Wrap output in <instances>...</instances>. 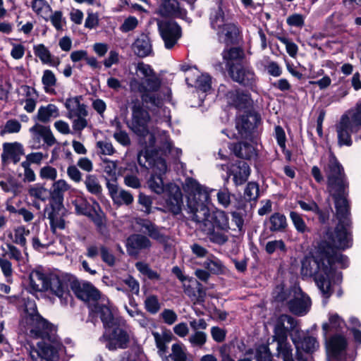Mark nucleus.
Returning <instances> with one entry per match:
<instances>
[{"mask_svg": "<svg viewBox=\"0 0 361 361\" xmlns=\"http://www.w3.org/2000/svg\"><path fill=\"white\" fill-rule=\"evenodd\" d=\"M324 171L327 178V190L334 200L338 224L334 232H326L314 255L303 259L301 274L304 277L313 276L323 295L329 298L332 293L331 286L334 276H336L338 280L341 279V274L335 272L333 265L338 262L343 268L348 264V258L336 250L350 247L352 239L350 205L347 199L348 182L342 165L331 152L324 164Z\"/></svg>", "mask_w": 361, "mask_h": 361, "instance_id": "nucleus-1", "label": "nucleus"}, {"mask_svg": "<svg viewBox=\"0 0 361 361\" xmlns=\"http://www.w3.org/2000/svg\"><path fill=\"white\" fill-rule=\"evenodd\" d=\"M20 330L32 338H40L37 348H31L32 361H57L63 347L56 335V329L37 310L34 301L25 303V311L20 322Z\"/></svg>", "mask_w": 361, "mask_h": 361, "instance_id": "nucleus-2", "label": "nucleus"}, {"mask_svg": "<svg viewBox=\"0 0 361 361\" xmlns=\"http://www.w3.org/2000/svg\"><path fill=\"white\" fill-rule=\"evenodd\" d=\"M183 190L188 193L187 205L192 219L195 221L198 228H202L204 224L210 223L214 228L228 231L229 223L227 214L221 210L209 212L207 204L210 202L209 189L201 185L196 180L187 178L183 184Z\"/></svg>", "mask_w": 361, "mask_h": 361, "instance_id": "nucleus-3", "label": "nucleus"}, {"mask_svg": "<svg viewBox=\"0 0 361 361\" xmlns=\"http://www.w3.org/2000/svg\"><path fill=\"white\" fill-rule=\"evenodd\" d=\"M136 75L142 81H139L137 78L131 79L129 84L131 91L140 92L142 102L144 103L161 107L162 100L158 94H155L161 86V82L155 75L151 66L143 62L138 63L136 66Z\"/></svg>", "mask_w": 361, "mask_h": 361, "instance_id": "nucleus-4", "label": "nucleus"}, {"mask_svg": "<svg viewBox=\"0 0 361 361\" xmlns=\"http://www.w3.org/2000/svg\"><path fill=\"white\" fill-rule=\"evenodd\" d=\"M143 102L136 100L133 102L131 106V118L128 123L129 128L137 135L145 137L148 136V140L145 141L146 147H153L155 145V137L149 133V124L151 116L147 110L143 107Z\"/></svg>", "mask_w": 361, "mask_h": 361, "instance_id": "nucleus-5", "label": "nucleus"}, {"mask_svg": "<svg viewBox=\"0 0 361 361\" xmlns=\"http://www.w3.org/2000/svg\"><path fill=\"white\" fill-rule=\"evenodd\" d=\"M361 128V102L342 116L338 125L336 132L340 146L352 145L351 133H355Z\"/></svg>", "mask_w": 361, "mask_h": 361, "instance_id": "nucleus-6", "label": "nucleus"}, {"mask_svg": "<svg viewBox=\"0 0 361 361\" xmlns=\"http://www.w3.org/2000/svg\"><path fill=\"white\" fill-rule=\"evenodd\" d=\"M288 333L295 347L298 348L302 331L294 318L287 314H282L276 321L274 337L288 338Z\"/></svg>", "mask_w": 361, "mask_h": 361, "instance_id": "nucleus-7", "label": "nucleus"}, {"mask_svg": "<svg viewBox=\"0 0 361 361\" xmlns=\"http://www.w3.org/2000/svg\"><path fill=\"white\" fill-rule=\"evenodd\" d=\"M227 66L233 80L252 90L256 87L257 77L251 66L241 63H227Z\"/></svg>", "mask_w": 361, "mask_h": 361, "instance_id": "nucleus-8", "label": "nucleus"}, {"mask_svg": "<svg viewBox=\"0 0 361 361\" xmlns=\"http://www.w3.org/2000/svg\"><path fill=\"white\" fill-rule=\"evenodd\" d=\"M99 341L105 344L108 350H116L126 348L130 341V337L128 332L122 328L115 327L112 330L111 328H106Z\"/></svg>", "mask_w": 361, "mask_h": 361, "instance_id": "nucleus-9", "label": "nucleus"}, {"mask_svg": "<svg viewBox=\"0 0 361 361\" xmlns=\"http://www.w3.org/2000/svg\"><path fill=\"white\" fill-rule=\"evenodd\" d=\"M158 27L165 47L172 49L181 37L180 27L174 21L164 20L158 23Z\"/></svg>", "mask_w": 361, "mask_h": 361, "instance_id": "nucleus-10", "label": "nucleus"}, {"mask_svg": "<svg viewBox=\"0 0 361 361\" xmlns=\"http://www.w3.org/2000/svg\"><path fill=\"white\" fill-rule=\"evenodd\" d=\"M348 342L341 334L332 336L326 341V353L329 358L337 361H345Z\"/></svg>", "mask_w": 361, "mask_h": 361, "instance_id": "nucleus-11", "label": "nucleus"}, {"mask_svg": "<svg viewBox=\"0 0 361 361\" xmlns=\"http://www.w3.org/2000/svg\"><path fill=\"white\" fill-rule=\"evenodd\" d=\"M71 288L75 296L83 301H97L100 298L99 291L90 282L73 281Z\"/></svg>", "mask_w": 361, "mask_h": 361, "instance_id": "nucleus-12", "label": "nucleus"}, {"mask_svg": "<svg viewBox=\"0 0 361 361\" xmlns=\"http://www.w3.org/2000/svg\"><path fill=\"white\" fill-rule=\"evenodd\" d=\"M48 290H50L54 295L59 298L63 305H68L71 300L67 281L58 276L52 275L49 276Z\"/></svg>", "mask_w": 361, "mask_h": 361, "instance_id": "nucleus-13", "label": "nucleus"}, {"mask_svg": "<svg viewBox=\"0 0 361 361\" xmlns=\"http://www.w3.org/2000/svg\"><path fill=\"white\" fill-rule=\"evenodd\" d=\"M63 209V201L51 198L49 204L45 208L44 212L52 228L60 229L65 228V221L61 217Z\"/></svg>", "mask_w": 361, "mask_h": 361, "instance_id": "nucleus-14", "label": "nucleus"}, {"mask_svg": "<svg viewBox=\"0 0 361 361\" xmlns=\"http://www.w3.org/2000/svg\"><path fill=\"white\" fill-rule=\"evenodd\" d=\"M310 306V298L300 288H295L294 298L288 302L290 311L294 314L302 316L309 312Z\"/></svg>", "mask_w": 361, "mask_h": 361, "instance_id": "nucleus-15", "label": "nucleus"}, {"mask_svg": "<svg viewBox=\"0 0 361 361\" xmlns=\"http://www.w3.org/2000/svg\"><path fill=\"white\" fill-rule=\"evenodd\" d=\"M106 188L114 204L129 205L133 203L134 200L133 195L124 189L119 188L117 183L107 181Z\"/></svg>", "mask_w": 361, "mask_h": 361, "instance_id": "nucleus-16", "label": "nucleus"}, {"mask_svg": "<svg viewBox=\"0 0 361 361\" xmlns=\"http://www.w3.org/2000/svg\"><path fill=\"white\" fill-rule=\"evenodd\" d=\"M151 246L150 240L142 234H133L126 241L127 252L131 256L137 255L141 250L149 249Z\"/></svg>", "mask_w": 361, "mask_h": 361, "instance_id": "nucleus-17", "label": "nucleus"}, {"mask_svg": "<svg viewBox=\"0 0 361 361\" xmlns=\"http://www.w3.org/2000/svg\"><path fill=\"white\" fill-rule=\"evenodd\" d=\"M256 117L254 116L242 115L236 118L235 134L236 138H247L256 126Z\"/></svg>", "mask_w": 361, "mask_h": 361, "instance_id": "nucleus-18", "label": "nucleus"}, {"mask_svg": "<svg viewBox=\"0 0 361 361\" xmlns=\"http://www.w3.org/2000/svg\"><path fill=\"white\" fill-rule=\"evenodd\" d=\"M29 131L35 142L39 143L41 139H42L49 147L53 146L56 143V140L49 126L35 123L29 129Z\"/></svg>", "mask_w": 361, "mask_h": 361, "instance_id": "nucleus-19", "label": "nucleus"}, {"mask_svg": "<svg viewBox=\"0 0 361 361\" xmlns=\"http://www.w3.org/2000/svg\"><path fill=\"white\" fill-rule=\"evenodd\" d=\"M139 224L149 238L163 245L168 243L169 236L162 232L161 228L148 220H142Z\"/></svg>", "mask_w": 361, "mask_h": 361, "instance_id": "nucleus-20", "label": "nucleus"}, {"mask_svg": "<svg viewBox=\"0 0 361 361\" xmlns=\"http://www.w3.org/2000/svg\"><path fill=\"white\" fill-rule=\"evenodd\" d=\"M216 33L220 42L226 45H231L236 41L239 34V29L235 23L231 22Z\"/></svg>", "mask_w": 361, "mask_h": 361, "instance_id": "nucleus-21", "label": "nucleus"}, {"mask_svg": "<svg viewBox=\"0 0 361 361\" xmlns=\"http://www.w3.org/2000/svg\"><path fill=\"white\" fill-rule=\"evenodd\" d=\"M67 109V118H73L78 116H87L88 111L85 104L80 102V97L67 99L65 102Z\"/></svg>", "mask_w": 361, "mask_h": 361, "instance_id": "nucleus-22", "label": "nucleus"}, {"mask_svg": "<svg viewBox=\"0 0 361 361\" xmlns=\"http://www.w3.org/2000/svg\"><path fill=\"white\" fill-rule=\"evenodd\" d=\"M59 116V108L55 104H49L39 106L35 119L42 123H48Z\"/></svg>", "mask_w": 361, "mask_h": 361, "instance_id": "nucleus-23", "label": "nucleus"}, {"mask_svg": "<svg viewBox=\"0 0 361 361\" xmlns=\"http://www.w3.org/2000/svg\"><path fill=\"white\" fill-rule=\"evenodd\" d=\"M49 276L40 270H34L30 275V288L35 292L48 290Z\"/></svg>", "mask_w": 361, "mask_h": 361, "instance_id": "nucleus-24", "label": "nucleus"}, {"mask_svg": "<svg viewBox=\"0 0 361 361\" xmlns=\"http://www.w3.org/2000/svg\"><path fill=\"white\" fill-rule=\"evenodd\" d=\"M230 23L221 6H218L216 8L211 10L209 24L211 28L216 32Z\"/></svg>", "mask_w": 361, "mask_h": 361, "instance_id": "nucleus-25", "label": "nucleus"}, {"mask_svg": "<svg viewBox=\"0 0 361 361\" xmlns=\"http://www.w3.org/2000/svg\"><path fill=\"white\" fill-rule=\"evenodd\" d=\"M250 173V166L245 161H238L231 169V174L235 185H241L245 183Z\"/></svg>", "mask_w": 361, "mask_h": 361, "instance_id": "nucleus-26", "label": "nucleus"}, {"mask_svg": "<svg viewBox=\"0 0 361 361\" xmlns=\"http://www.w3.org/2000/svg\"><path fill=\"white\" fill-rule=\"evenodd\" d=\"M156 346L158 348V353L161 357H164L167 359V344L169 343L173 339V334L169 330H164L161 333L152 332Z\"/></svg>", "mask_w": 361, "mask_h": 361, "instance_id": "nucleus-27", "label": "nucleus"}, {"mask_svg": "<svg viewBox=\"0 0 361 361\" xmlns=\"http://www.w3.org/2000/svg\"><path fill=\"white\" fill-rule=\"evenodd\" d=\"M190 282L195 283V287L192 285L183 284L184 293L190 298L194 303H201L204 301L206 293L203 290L202 285L196 280L190 279Z\"/></svg>", "mask_w": 361, "mask_h": 361, "instance_id": "nucleus-28", "label": "nucleus"}, {"mask_svg": "<svg viewBox=\"0 0 361 361\" xmlns=\"http://www.w3.org/2000/svg\"><path fill=\"white\" fill-rule=\"evenodd\" d=\"M199 228L202 231L208 236L209 240L214 243L224 245L228 240V235L226 234V232L228 231L214 228L213 226L209 222L204 224L202 228Z\"/></svg>", "mask_w": 361, "mask_h": 361, "instance_id": "nucleus-29", "label": "nucleus"}, {"mask_svg": "<svg viewBox=\"0 0 361 361\" xmlns=\"http://www.w3.org/2000/svg\"><path fill=\"white\" fill-rule=\"evenodd\" d=\"M95 312L100 315L104 328H111L115 324L113 310L109 305V301L105 302H97L94 307Z\"/></svg>", "mask_w": 361, "mask_h": 361, "instance_id": "nucleus-30", "label": "nucleus"}, {"mask_svg": "<svg viewBox=\"0 0 361 361\" xmlns=\"http://www.w3.org/2000/svg\"><path fill=\"white\" fill-rule=\"evenodd\" d=\"M132 49L135 54L139 57H145L152 52L150 39L148 36L141 35L133 44Z\"/></svg>", "mask_w": 361, "mask_h": 361, "instance_id": "nucleus-31", "label": "nucleus"}, {"mask_svg": "<svg viewBox=\"0 0 361 361\" xmlns=\"http://www.w3.org/2000/svg\"><path fill=\"white\" fill-rule=\"evenodd\" d=\"M345 326L344 320L336 312L329 314V320L322 324V330L325 336L327 334L336 332Z\"/></svg>", "mask_w": 361, "mask_h": 361, "instance_id": "nucleus-32", "label": "nucleus"}, {"mask_svg": "<svg viewBox=\"0 0 361 361\" xmlns=\"http://www.w3.org/2000/svg\"><path fill=\"white\" fill-rule=\"evenodd\" d=\"M73 205L75 207V211L78 214L91 216L92 211L99 209V204L94 201L92 204H90L85 199L78 197L73 202Z\"/></svg>", "mask_w": 361, "mask_h": 361, "instance_id": "nucleus-33", "label": "nucleus"}, {"mask_svg": "<svg viewBox=\"0 0 361 361\" xmlns=\"http://www.w3.org/2000/svg\"><path fill=\"white\" fill-rule=\"evenodd\" d=\"M227 97L237 108H245L251 104L250 95L243 91H231L227 94Z\"/></svg>", "mask_w": 361, "mask_h": 361, "instance_id": "nucleus-34", "label": "nucleus"}, {"mask_svg": "<svg viewBox=\"0 0 361 361\" xmlns=\"http://www.w3.org/2000/svg\"><path fill=\"white\" fill-rule=\"evenodd\" d=\"M23 90L25 98L20 102V104L25 103L24 109L27 113H32L36 108L39 94L35 88L30 86H24L23 87Z\"/></svg>", "mask_w": 361, "mask_h": 361, "instance_id": "nucleus-35", "label": "nucleus"}, {"mask_svg": "<svg viewBox=\"0 0 361 361\" xmlns=\"http://www.w3.org/2000/svg\"><path fill=\"white\" fill-rule=\"evenodd\" d=\"M4 152L2 158L4 159H11L14 163L19 161L20 156L23 154L22 145L18 142L4 144Z\"/></svg>", "mask_w": 361, "mask_h": 361, "instance_id": "nucleus-36", "label": "nucleus"}, {"mask_svg": "<svg viewBox=\"0 0 361 361\" xmlns=\"http://www.w3.org/2000/svg\"><path fill=\"white\" fill-rule=\"evenodd\" d=\"M231 149L237 157L242 159H250L256 156L255 147L246 142L235 144Z\"/></svg>", "mask_w": 361, "mask_h": 361, "instance_id": "nucleus-37", "label": "nucleus"}, {"mask_svg": "<svg viewBox=\"0 0 361 361\" xmlns=\"http://www.w3.org/2000/svg\"><path fill=\"white\" fill-rule=\"evenodd\" d=\"M71 185L63 179H59L52 184L50 190L51 198L63 201V195L66 192L71 190Z\"/></svg>", "mask_w": 361, "mask_h": 361, "instance_id": "nucleus-38", "label": "nucleus"}, {"mask_svg": "<svg viewBox=\"0 0 361 361\" xmlns=\"http://www.w3.org/2000/svg\"><path fill=\"white\" fill-rule=\"evenodd\" d=\"M32 11L38 16L47 20L51 13V7L46 0H32L30 5Z\"/></svg>", "mask_w": 361, "mask_h": 361, "instance_id": "nucleus-39", "label": "nucleus"}, {"mask_svg": "<svg viewBox=\"0 0 361 361\" xmlns=\"http://www.w3.org/2000/svg\"><path fill=\"white\" fill-rule=\"evenodd\" d=\"M160 11L164 16H178L183 13L176 0H164L161 6Z\"/></svg>", "mask_w": 361, "mask_h": 361, "instance_id": "nucleus-40", "label": "nucleus"}, {"mask_svg": "<svg viewBox=\"0 0 361 361\" xmlns=\"http://www.w3.org/2000/svg\"><path fill=\"white\" fill-rule=\"evenodd\" d=\"M203 265L211 274H222L225 271V266L222 262L214 256L207 258Z\"/></svg>", "mask_w": 361, "mask_h": 361, "instance_id": "nucleus-41", "label": "nucleus"}, {"mask_svg": "<svg viewBox=\"0 0 361 361\" xmlns=\"http://www.w3.org/2000/svg\"><path fill=\"white\" fill-rule=\"evenodd\" d=\"M298 351L300 349L303 350L306 353H313L319 348V343L317 339L312 336H303L302 332L301 338L299 341L298 348L295 347Z\"/></svg>", "mask_w": 361, "mask_h": 361, "instance_id": "nucleus-42", "label": "nucleus"}, {"mask_svg": "<svg viewBox=\"0 0 361 361\" xmlns=\"http://www.w3.org/2000/svg\"><path fill=\"white\" fill-rule=\"evenodd\" d=\"M28 194L30 197L45 202L51 197L50 190L39 184H35L28 189Z\"/></svg>", "mask_w": 361, "mask_h": 361, "instance_id": "nucleus-43", "label": "nucleus"}, {"mask_svg": "<svg viewBox=\"0 0 361 361\" xmlns=\"http://www.w3.org/2000/svg\"><path fill=\"white\" fill-rule=\"evenodd\" d=\"M103 171L106 175L107 181L116 182L117 180V161H111L108 159L103 160Z\"/></svg>", "mask_w": 361, "mask_h": 361, "instance_id": "nucleus-44", "label": "nucleus"}, {"mask_svg": "<svg viewBox=\"0 0 361 361\" xmlns=\"http://www.w3.org/2000/svg\"><path fill=\"white\" fill-rule=\"evenodd\" d=\"M270 227L271 231H281L287 226L286 216L280 213H274L269 218Z\"/></svg>", "mask_w": 361, "mask_h": 361, "instance_id": "nucleus-45", "label": "nucleus"}, {"mask_svg": "<svg viewBox=\"0 0 361 361\" xmlns=\"http://www.w3.org/2000/svg\"><path fill=\"white\" fill-rule=\"evenodd\" d=\"M169 209L173 214H178L181 210V192L178 188H176L175 195L166 200Z\"/></svg>", "mask_w": 361, "mask_h": 361, "instance_id": "nucleus-46", "label": "nucleus"}, {"mask_svg": "<svg viewBox=\"0 0 361 361\" xmlns=\"http://www.w3.org/2000/svg\"><path fill=\"white\" fill-rule=\"evenodd\" d=\"M45 21H50L51 25L57 31L63 30V27L66 24V18L63 16V13L61 11H52L49 14V18Z\"/></svg>", "mask_w": 361, "mask_h": 361, "instance_id": "nucleus-47", "label": "nucleus"}, {"mask_svg": "<svg viewBox=\"0 0 361 361\" xmlns=\"http://www.w3.org/2000/svg\"><path fill=\"white\" fill-rule=\"evenodd\" d=\"M42 82L43 84L45 92H52L53 87L56 84V78L55 74L51 70L44 71L42 77Z\"/></svg>", "mask_w": 361, "mask_h": 361, "instance_id": "nucleus-48", "label": "nucleus"}, {"mask_svg": "<svg viewBox=\"0 0 361 361\" xmlns=\"http://www.w3.org/2000/svg\"><path fill=\"white\" fill-rule=\"evenodd\" d=\"M84 183L87 191L90 193L95 195L101 194L102 190V186L96 176L90 174L86 176Z\"/></svg>", "mask_w": 361, "mask_h": 361, "instance_id": "nucleus-49", "label": "nucleus"}, {"mask_svg": "<svg viewBox=\"0 0 361 361\" xmlns=\"http://www.w3.org/2000/svg\"><path fill=\"white\" fill-rule=\"evenodd\" d=\"M207 335L202 331H193L188 337V341L192 347L202 348L206 343Z\"/></svg>", "mask_w": 361, "mask_h": 361, "instance_id": "nucleus-50", "label": "nucleus"}, {"mask_svg": "<svg viewBox=\"0 0 361 361\" xmlns=\"http://www.w3.org/2000/svg\"><path fill=\"white\" fill-rule=\"evenodd\" d=\"M21 123L16 119L11 118L8 120L0 130V135L4 136L6 134L18 133L21 130Z\"/></svg>", "mask_w": 361, "mask_h": 361, "instance_id": "nucleus-51", "label": "nucleus"}, {"mask_svg": "<svg viewBox=\"0 0 361 361\" xmlns=\"http://www.w3.org/2000/svg\"><path fill=\"white\" fill-rule=\"evenodd\" d=\"M47 233L46 231L38 232L37 235L32 238V244L34 249L37 250L44 249L51 244V241L46 238Z\"/></svg>", "mask_w": 361, "mask_h": 361, "instance_id": "nucleus-52", "label": "nucleus"}, {"mask_svg": "<svg viewBox=\"0 0 361 361\" xmlns=\"http://www.w3.org/2000/svg\"><path fill=\"white\" fill-rule=\"evenodd\" d=\"M173 361H186L187 355L182 343H174L171 346V353L169 355Z\"/></svg>", "mask_w": 361, "mask_h": 361, "instance_id": "nucleus-53", "label": "nucleus"}, {"mask_svg": "<svg viewBox=\"0 0 361 361\" xmlns=\"http://www.w3.org/2000/svg\"><path fill=\"white\" fill-rule=\"evenodd\" d=\"M147 183L151 190L157 194H161L164 190L162 176L152 174Z\"/></svg>", "mask_w": 361, "mask_h": 361, "instance_id": "nucleus-54", "label": "nucleus"}, {"mask_svg": "<svg viewBox=\"0 0 361 361\" xmlns=\"http://www.w3.org/2000/svg\"><path fill=\"white\" fill-rule=\"evenodd\" d=\"M144 304L146 310L153 314L157 313L161 308L158 297L155 295H147L144 301Z\"/></svg>", "mask_w": 361, "mask_h": 361, "instance_id": "nucleus-55", "label": "nucleus"}, {"mask_svg": "<svg viewBox=\"0 0 361 361\" xmlns=\"http://www.w3.org/2000/svg\"><path fill=\"white\" fill-rule=\"evenodd\" d=\"M30 230L26 229L24 226H18L14 229L13 242L16 244L25 247L27 245L26 237L30 235Z\"/></svg>", "mask_w": 361, "mask_h": 361, "instance_id": "nucleus-56", "label": "nucleus"}, {"mask_svg": "<svg viewBox=\"0 0 361 361\" xmlns=\"http://www.w3.org/2000/svg\"><path fill=\"white\" fill-rule=\"evenodd\" d=\"M290 218L298 232L303 233L309 231L305 221L300 214L295 212H290Z\"/></svg>", "mask_w": 361, "mask_h": 361, "instance_id": "nucleus-57", "label": "nucleus"}, {"mask_svg": "<svg viewBox=\"0 0 361 361\" xmlns=\"http://www.w3.org/2000/svg\"><path fill=\"white\" fill-rule=\"evenodd\" d=\"M34 53L43 63L46 64L51 61V54L43 44L35 46Z\"/></svg>", "mask_w": 361, "mask_h": 361, "instance_id": "nucleus-58", "label": "nucleus"}, {"mask_svg": "<svg viewBox=\"0 0 361 361\" xmlns=\"http://www.w3.org/2000/svg\"><path fill=\"white\" fill-rule=\"evenodd\" d=\"M259 185L255 182L247 183L245 191L244 197L247 201L256 200L259 197Z\"/></svg>", "mask_w": 361, "mask_h": 361, "instance_id": "nucleus-59", "label": "nucleus"}, {"mask_svg": "<svg viewBox=\"0 0 361 361\" xmlns=\"http://www.w3.org/2000/svg\"><path fill=\"white\" fill-rule=\"evenodd\" d=\"M152 169V174H157L162 176L167 170V166L165 160L161 157L153 158L151 166Z\"/></svg>", "mask_w": 361, "mask_h": 361, "instance_id": "nucleus-60", "label": "nucleus"}, {"mask_svg": "<svg viewBox=\"0 0 361 361\" xmlns=\"http://www.w3.org/2000/svg\"><path fill=\"white\" fill-rule=\"evenodd\" d=\"M195 86L199 90L203 92H207L212 87L211 77L207 74L201 75L197 78Z\"/></svg>", "mask_w": 361, "mask_h": 361, "instance_id": "nucleus-61", "label": "nucleus"}, {"mask_svg": "<svg viewBox=\"0 0 361 361\" xmlns=\"http://www.w3.org/2000/svg\"><path fill=\"white\" fill-rule=\"evenodd\" d=\"M87 116H78L69 119L72 122V128L75 133L81 134L82 130L88 126V121L86 119Z\"/></svg>", "mask_w": 361, "mask_h": 361, "instance_id": "nucleus-62", "label": "nucleus"}, {"mask_svg": "<svg viewBox=\"0 0 361 361\" xmlns=\"http://www.w3.org/2000/svg\"><path fill=\"white\" fill-rule=\"evenodd\" d=\"M135 267L140 273L146 275L151 280L160 279L159 274L157 271L151 269L145 263L140 262H137L135 264Z\"/></svg>", "mask_w": 361, "mask_h": 361, "instance_id": "nucleus-63", "label": "nucleus"}, {"mask_svg": "<svg viewBox=\"0 0 361 361\" xmlns=\"http://www.w3.org/2000/svg\"><path fill=\"white\" fill-rule=\"evenodd\" d=\"M159 139L160 146L159 147L160 150L162 151L164 154L172 153L173 149L169 135L165 131H163L160 134Z\"/></svg>", "mask_w": 361, "mask_h": 361, "instance_id": "nucleus-64", "label": "nucleus"}]
</instances>
